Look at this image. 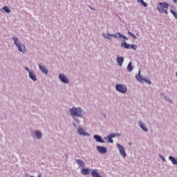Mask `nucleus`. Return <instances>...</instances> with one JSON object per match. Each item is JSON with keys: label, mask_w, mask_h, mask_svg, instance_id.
<instances>
[{"label": "nucleus", "mask_w": 177, "mask_h": 177, "mask_svg": "<svg viewBox=\"0 0 177 177\" xmlns=\"http://www.w3.org/2000/svg\"><path fill=\"white\" fill-rule=\"evenodd\" d=\"M69 111L71 117H73V120H74L77 124H80V119L78 118H84V116L86 114L85 111L82 110V108L81 107L73 106L69 109Z\"/></svg>", "instance_id": "1"}, {"label": "nucleus", "mask_w": 177, "mask_h": 177, "mask_svg": "<svg viewBox=\"0 0 177 177\" xmlns=\"http://www.w3.org/2000/svg\"><path fill=\"white\" fill-rule=\"evenodd\" d=\"M102 35L105 39H109V41H113L111 37H113V38H116V39H121V38H122V41H128V39H129L127 36L121 34V32H117L115 34L103 33Z\"/></svg>", "instance_id": "2"}, {"label": "nucleus", "mask_w": 177, "mask_h": 177, "mask_svg": "<svg viewBox=\"0 0 177 177\" xmlns=\"http://www.w3.org/2000/svg\"><path fill=\"white\" fill-rule=\"evenodd\" d=\"M169 8V4L167 2H159L156 6V10H158L159 13H165V15H168V9Z\"/></svg>", "instance_id": "3"}, {"label": "nucleus", "mask_w": 177, "mask_h": 177, "mask_svg": "<svg viewBox=\"0 0 177 177\" xmlns=\"http://www.w3.org/2000/svg\"><path fill=\"white\" fill-rule=\"evenodd\" d=\"M140 73H141V71H140V70H139L138 75H136V78L137 81H138L139 82H141V84H143V82H145V84L151 85V81H150V80H147V79L142 77V75H140Z\"/></svg>", "instance_id": "4"}, {"label": "nucleus", "mask_w": 177, "mask_h": 177, "mask_svg": "<svg viewBox=\"0 0 177 177\" xmlns=\"http://www.w3.org/2000/svg\"><path fill=\"white\" fill-rule=\"evenodd\" d=\"M115 90L117 92H120V93H127L128 88H127L125 84H117L115 85Z\"/></svg>", "instance_id": "5"}, {"label": "nucleus", "mask_w": 177, "mask_h": 177, "mask_svg": "<svg viewBox=\"0 0 177 177\" xmlns=\"http://www.w3.org/2000/svg\"><path fill=\"white\" fill-rule=\"evenodd\" d=\"M120 46L122 48H124L125 49H133L134 50H136L138 49V46L136 44H127L125 40H123V41L120 44Z\"/></svg>", "instance_id": "6"}, {"label": "nucleus", "mask_w": 177, "mask_h": 177, "mask_svg": "<svg viewBox=\"0 0 177 177\" xmlns=\"http://www.w3.org/2000/svg\"><path fill=\"white\" fill-rule=\"evenodd\" d=\"M58 78L63 84H68V82H70V80H68V77H67L66 75L63 73H59L58 75Z\"/></svg>", "instance_id": "7"}, {"label": "nucleus", "mask_w": 177, "mask_h": 177, "mask_svg": "<svg viewBox=\"0 0 177 177\" xmlns=\"http://www.w3.org/2000/svg\"><path fill=\"white\" fill-rule=\"evenodd\" d=\"M116 146L120 151V156L124 158L127 157V152H125V149L124 148V147L120 144H117Z\"/></svg>", "instance_id": "8"}, {"label": "nucleus", "mask_w": 177, "mask_h": 177, "mask_svg": "<svg viewBox=\"0 0 177 177\" xmlns=\"http://www.w3.org/2000/svg\"><path fill=\"white\" fill-rule=\"evenodd\" d=\"M77 133L80 135V136H90L91 134L85 132V130L82 127H79L77 129Z\"/></svg>", "instance_id": "9"}, {"label": "nucleus", "mask_w": 177, "mask_h": 177, "mask_svg": "<svg viewBox=\"0 0 177 177\" xmlns=\"http://www.w3.org/2000/svg\"><path fill=\"white\" fill-rule=\"evenodd\" d=\"M96 148L100 154H106L107 153V148L106 147L97 146Z\"/></svg>", "instance_id": "10"}, {"label": "nucleus", "mask_w": 177, "mask_h": 177, "mask_svg": "<svg viewBox=\"0 0 177 177\" xmlns=\"http://www.w3.org/2000/svg\"><path fill=\"white\" fill-rule=\"evenodd\" d=\"M93 139H95V140L98 143H106V141H104V140H103L102 136H100V135H94Z\"/></svg>", "instance_id": "11"}, {"label": "nucleus", "mask_w": 177, "mask_h": 177, "mask_svg": "<svg viewBox=\"0 0 177 177\" xmlns=\"http://www.w3.org/2000/svg\"><path fill=\"white\" fill-rule=\"evenodd\" d=\"M38 67L40 71H41V73H44V74L47 75L49 73L48 68H46V66L41 65V64H38Z\"/></svg>", "instance_id": "12"}, {"label": "nucleus", "mask_w": 177, "mask_h": 177, "mask_svg": "<svg viewBox=\"0 0 177 177\" xmlns=\"http://www.w3.org/2000/svg\"><path fill=\"white\" fill-rule=\"evenodd\" d=\"M16 46L18 48L19 52H21L22 53H25V52H26V46H24V44H21V43L20 44H18Z\"/></svg>", "instance_id": "13"}, {"label": "nucleus", "mask_w": 177, "mask_h": 177, "mask_svg": "<svg viewBox=\"0 0 177 177\" xmlns=\"http://www.w3.org/2000/svg\"><path fill=\"white\" fill-rule=\"evenodd\" d=\"M116 60H117V63H118V66L120 67H122V64L124 63V57H120V56L117 55Z\"/></svg>", "instance_id": "14"}, {"label": "nucleus", "mask_w": 177, "mask_h": 177, "mask_svg": "<svg viewBox=\"0 0 177 177\" xmlns=\"http://www.w3.org/2000/svg\"><path fill=\"white\" fill-rule=\"evenodd\" d=\"M29 78L32 80L34 82L37 81V75H35V73L34 71H32L31 72L29 73Z\"/></svg>", "instance_id": "15"}, {"label": "nucleus", "mask_w": 177, "mask_h": 177, "mask_svg": "<svg viewBox=\"0 0 177 177\" xmlns=\"http://www.w3.org/2000/svg\"><path fill=\"white\" fill-rule=\"evenodd\" d=\"M140 128L144 131V132H147L149 129L146 127V124L142 122H139Z\"/></svg>", "instance_id": "16"}, {"label": "nucleus", "mask_w": 177, "mask_h": 177, "mask_svg": "<svg viewBox=\"0 0 177 177\" xmlns=\"http://www.w3.org/2000/svg\"><path fill=\"white\" fill-rule=\"evenodd\" d=\"M91 172V169L89 168H83L81 170V174H82V175H89V173Z\"/></svg>", "instance_id": "17"}, {"label": "nucleus", "mask_w": 177, "mask_h": 177, "mask_svg": "<svg viewBox=\"0 0 177 177\" xmlns=\"http://www.w3.org/2000/svg\"><path fill=\"white\" fill-rule=\"evenodd\" d=\"M11 39H12V41H14V45H15V46H17V45H20L21 43H20V40H19V38H17V37H12L11 38Z\"/></svg>", "instance_id": "18"}, {"label": "nucleus", "mask_w": 177, "mask_h": 177, "mask_svg": "<svg viewBox=\"0 0 177 177\" xmlns=\"http://www.w3.org/2000/svg\"><path fill=\"white\" fill-rule=\"evenodd\" d=\"M75 162H77V164L79 165V167H85V162H84V160H82L81 159L75 160Z\"/></svg>", "instance_id": "19"}, {"label": "nucleus", "mask_w": 177, "mask_h": 177, "mask_svg": "<svg viewBox=\"0 0 177 177\" xmlns=\"http://www.w3.org/2000/svg\"><path fill=\"white\" fill-rule=\"evenodd\" d=\"M35 136L37 138V139H41L42 138V133L41 131L36 130L35 132Z\"/></svg>", "instance_id": "20"}, {"label": "nucleus", "mask_w": 177, "mask_h": 177, "mask_svg": "<svg viewBox=\"0 0 177 177\" xmlns=\"http://www.w3.org/2000/svg\"><path fill=\"white\" fill-rule=\"evenodd\" d=\"M169 160L171 161L173 165H177V158L170 156H169Z\"/></svg>", "instance_id": "21"}, {"label": "nucleus", "mask_w": 177, "mask_h": 177, "mask_svg": "<svg viewBox=\"0 0 177 177\" xmlns=\"http://www.w3.org/2000/svg\"><path fill=\"white\" fill-rule=\"evenodd\" d=\"M133 70V66L132 65V62H130L127 67V71L128 73H131V71Z\"/></svg>", "instance_id": "22"}, {"label": "nucleus", "mask_w": 177, "mask_h": 177, "mask_svg": "<svg viewBox=\"0 0 177 177\" xmlns=\"http://www.w3.org/2000/svg\"><path fill=\"white\" fill-rule=\"evenodd\" d=\"M91 176H93V177H102V176H100V174H99V172H97V170H96V169H93L91 171Z\"/></svg>", "instance_id": "23"}, {"label": "nucleus", "mask_w": 177, "mask_h": 177, "mask_svg": "<svg viewBox=\"0 0 177 177\" xmlns=\"http://www.w3.org/2000/svg\"><path fill=\"white\" fill-rule=\"evenodd\" d=\"M137 1L139 3H141V6H144V8H147V4L146 2H145V1L143 0H137Z\"/></svg>", "instance_id": "24"}, {"label": "nucleus", "mask_w": 177, "mask_h": 177, "mask_svg": "<svg viewBox=\"0 0 177 177\" xmlns=\"http://www.w3.org/2000/svg\"><path fill=\"white\" fill-rule=\"evenodd\" d=\"M2 10H4V12H6V13H10V12H11L10 8H9V7H8V6H4L2 8Z\"/></svg>", "instance_id": "25"}, {"label": "nucleus", "mask_w": 177, "mask_h": 177, "mask_svg": "<svg viewBox=\"0 0 177 177\" xmlns=\"http://www.w3.org/2000/svg\"><path fill=\"white\" fill-rule=\"evenodd\" d=\"M109 135L111 136L112 139H113V138H116V136H121V134H120L118 133H112Z\"/></svg>", "instance_id": "26"}, {"label": "nucleus", "mask_w": 177, "mask_h": 177, "mask_svg": "<svg viewBox=\"0 0 177 177\" xmlns=\"http://www.w3.org/2000/svg\"><path fill=\"white\" fill-rule=\"evenodd\" d=\"M106 139H108V142L109 143H113L114 142V140H113V138H111V136L110 135H109L106 137Z\"/></svg>", "instance_id": "27"}, {"label": "nucleus", "mask_w": 177, "mask_h": 177, "mask_svg": "<svg viewBox=\"0 0 177 177\" xmlns=\"http://www.w3.org/2000/svg\"><path fill=\"white\" fill-rule=\"evenodd\" d=\"M171 13L173 15L174 17L177 20V12L174 10H170Z\"/></svg>", "instance_id": "28"}, {"label": "nucleus", "mask_w": 177, "mask_h": 177, "mask_svg": "<svg viewBox=\"0 0 177 177\" xmlns=\"http://www.w3.org/2000/svg\"><path fill=\"white\" fill-rule=\"evenodd\" d=\"M163 99H165V100H166L167 102H170V103H172V100H171V99L169 98V97L165 95L163 97Z\"/></svg>", "instance_id": "29"}, {"label": "nucleus", "mask_w": 177, "mask_h": 177, "mask_svg": "<svg viewBox=\"0 0 177 177\" xmlns=\"http://www.w3.org/2000/svg\"><path fill=\"white\" fill-rule=\"evenodd\" d=\"M158 157L160 158H161V160L164 162H165V158L164 157V156H162V155H160V154H159L158 155Z\"/></svg>", "instance_id": "30"}, {"label": "nucleus", "mask_w": 177, "mask_h": 177, "mask_svg": "<svg viewBox=\"0 0 177 177\" xmlns=\"http://www.w3.org/2000/svg\"><path fill=\"white\" fill-rule=\"evenodd\" d=\"M25 70L28 71V74L32 71V70H30V68L27 66L25 67Z\"/></svg>", "instance_id": "31"}, {"label": "nucleus", "mask_w": 177, "mask_h": 177, "mask_svg": "<svg viewBox=\"0 0 177 177\" xmlns=\"http://www.w3.org/2000/svg\"><path fill=\"white\" fill-rule=\"evenodd\" d=\"M130 37H133V34L130 31L128 32L127 33Z\"/></svg>", "instance_id": "32"}, {"label": "nucleus", "mask_w": 177, "mask_h": 177, "mask_svg": "<svg viewBox=\"0 0 177 177\" xmlns=\"http://www.w3.org/2000/svg\"><path fill=\"white\" fill-rule=\"evenodd\" d=\"M88 8H90V9H91V10H96L95 8L91 7V6H89Z\"/></svg>", "instance_id": "33"}, {"label": "nucleus", "mask_w": 177, "mask_h": 177, "mask_svg": "<svg viewBox=\"0 0 177 177\" xmlns=\"http://www.w3.org/2000/svg\"><path fill=\"white\" fill-rule=\"evenodd\" d=\"M132 38H133V39H136V36L135 35H133V36H131Z\"/></svg>", "instance_id": "34"}, {"label": "nucleus", "mask_w": 177, "mask_h": 177, "mask_svg": "<svg viewBox=\"0 0 177 177\" xmlns=\"http://www.w3.org/2000/svg\"><path fill=\"white\" fill-rule=\"evenodd\" d=\"M160 96H162L164 97V96H165V95L164 93H160Z\"/></svg>", "instance_id": "35"}, {"label": "nucleus", "mask_w": 177, "mask_h": 177, "mask_svg": "<svg viewBox=\"0 0 177 177\" xmlns=\"http://www.w3.org/2000/svg\"><path fill=\"white\" fill-rule=\"evenodd\" d=\"M174 3H177V0H173Z\"/></svg>", "instance_id": "36"}, {"label": "nucleus", "mask_w": 177, "mask_h": 177, "mask_svg": "<svg viewBox=\"0 0 177 177\" xmlns=\"http://www.w3.org/2000/svg\"><path fill=\"white\" fill-rule=\"evenodd\" d=\"M73 125L74 126L75 128L77 127V125L75 124V123H73Z\"/></svg>", "instance_id": "37"}, {"label": "nucleus", "mask_w": 177, "mask_h": 177, "mask_svg": "<svg viewBox=\"0 0 177 177\" xmlns=\"http://www.w3.org/2000/svg\"><path fill=\"white\" fill-rule=\"evenodd\" d=\"M129 146H132V143L129 142Z\"/></svg>", "instance_id": "38"}, {"label": "nucleus", "mask_w": 177, "mask_h": 177, "mask_svg": "<svg viewBox=\"0 0 177 177\" xmlns=\"http://www.w3.org/2000/svg\"><path fill=\"white\" fill-rule=\"evenodd\" d=\"M136 35H138V37H139V33H136Z\"/></svg>", "instance_id": "39"}, {"label": "nucleus", "mask_w": 177, "mask_h": 177, "mask_svg": "<svg viewBox=\"0 0 177 177\" xmlns=\"http://www.w3.org/2000/svg\"><path fill=\"white\" fill-rule=\"evenodd\" d=\"M176 77H177V72L176 73Z\"/></svg>", "instance_id": "40"}]
</instances>
